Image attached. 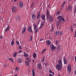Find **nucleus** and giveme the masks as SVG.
Wrapping results in <instances>:
<instances>
[{"label": "nucleus", "instance_id": "nucleus-1", "mask_svg": "<svg viewBox=\"0 0 76 76\" xmlns=\"http://www.w3.org/2000/svg\"><path fill=\"white\" fill-rule=\"evenodd\" d=\"M50 15V13H49V11H48V9L47 13H46V16L47 18H46V19L47 20H48L49 19V21L50 22H51L53 21V16L51 15H50L49 16V15Z\"/></svg>", "mask_w": 76, "mask_h": 76}, {"label": "nucleus", "instance_id": "nucleus-2", "mask_svg": "<svg viewBox=\"0 0 76 76\" xmlns=\"http://www.w3.org/2000/svg\"><path fill=\"white\" fill-rule=\"evenodd\" d=\"M57 19L58 20H59V21H60V22H61V20L63 22H65V20H64V18L61 15H59L58 16Z\"/></svg>", "mask_w": 76, "mask_h": 76}, {"label": "nucleus", "instance_id": "nucleus-3", "mask_svg": "<svg viewBox=\"0 0 76 76\" xmlns=\"http://www.w3.org/2000/svg\"><path fill=\"white\" fill-rule=\"evenodd\" d=\"M41 18V15H40V12H39V11L38 12L37 15V18L38 20L37 21L38 22L37 23L39 24V22H40V21L41 20V19L40 18Z\"/></svg>", "mask_w": 76, "mask_h": 76}, {"label": "nucleus", "instance_id": "nucleus-4", "mask_svg": "<svg viewBox=\"0 0 76 76\" xmlns=\"http://www.w3.org/2000/svg\"><path fill=\"white\" fill-rule=\"evenodd\" d=\"M63 66L61 65H58V64L56 66V67L58 70H61V69H62V66Z\"/></svg>", "mask_w": 76, "mask_h": 76}, {"label": "nucleus", "instance_id": "nucleus-5", "mask_svg": "<svg viewBox=\"0 0 76 76\" xmlns=\"http://www.w3.org/2000/svg\"><path fill=\"white\" fill-rule=\"evenodd\" d=\"M31 15H32L31 19L32 20L36 19V15H35V13H31Z\"/></svg>", "mask_w": 76, "mask_h": 76}, {"label": "nucleus", "instance_id": "nucleus-6", "mask_svg": "<svg viewBox=\"0 0 76 76\" xmlns=\"http://www.w3.org/2000/svg\"><path fill=\"white\" fill-rule=\"evenodd\" d=\"M42 65H41V64L39 63L37 64V69H39V70H42Z\"/></svg>", "mask_w": 76, "mask_h": 76}, {"label": "nucleus", "instance_id": "nucleus-7", "mask_svg": "<svg viewBox=\"0 0 76 76\" xmlns=\"http://www.w3.org/2000/svg\"><path fill=\"white\" fill-rule=\"evenodd\" d=\"M50 47L51 48V49H52V51H53V50H55L56 49V47L54 46L53 45H51L50 46Z\"/></svg>", "mask_w": 76, "mask_h": 76}, {"label": "nucleus", "instance_id": "nucleus-8", "mask_svg": "<svg viewBox=\"0 0 76 76\" xmlns=\"http://www.w3.org/2000/svg\"><path fill=\"white\" fill-rule=\"evenodd\" d=\"M41 18L45 22V15L43 14L41 15Z\"/></svg>", "mask_w": 76, "mask_h": 76}, {"label": "nucleus", "instance_id": "nucleus-9", "mask_svg": "<svg viewBox=\"0 0 76 76\" xmlns=\"http://www.w3.org/2000/svg\"><path fill=\"white\" fill-rule=\"evenodd\" d=\"M15 18L17 20H20V17L19 15L16 16Z\"/></svg>", "mask_w": 76, "mask_h": 76}, {"label": "nucleus", "instance_id": "nucleus-10", "mask_svg": "<svg viewBox=\"0 0 76 76\" xmlns=\"http://www.w3.org/2000/svg\"><path fill=\"white\" fill-rule=\"evenodd\" d=\"M28 31L29 32H32V29L31 26H29L28 29Z\"/></svg>", "mask_w": 76, "mask_h": 76}, {"label": "nucleus", "instance_id": "nucleus-11", "mask_svg": "<svg viewBox=\"0 0 76 76\" xmlns=\"http://www.w3.org/2000/svg\"><path fill=\"white\" fill-rule=\"evenodd\" d=\"M42 21V22L41 23V25L40 27L39 28V29H41L42 28V26H44V24H45V21Z\"/></svg>", "mask_w": 76, "mask_h": 76}, {"label": "nucleus", "instance_id": "nucleus-12", "mask_svg": "<svg viewBox=\"0 0 76 76\" xmlns=\"http://www.w3.org/2000/svg\"><path fill=\"white\" fill-rule=\"evenodd\" d=\"M46 43L48 46H50L51 44V41L50 40H47L46 41Z\"/></svg>", "mask_w": 76, "mask_h": 76}, {"label": "nucleus", "instance_id": "nucleus-13", "mask_svg": "<svg viewBox=\"0 0 76 76\" xmlns=\"http://www.w3.org/2000/svg\"><path fill=\"white\" fill-rule=\"evenodd\" d=\"M58 64L59 65L63 66V64L62 63V60L61 59H59L58 60Z\"/></svg>", "mask_w": 76, "mask_h": 76}, {"label": "nucleus", "instance_id": "nucleus-14", "mask_svg": "<svg viewBox=\"0 0 76 76\" xmlns=\"http://www.w3.org/2000/svg\"><path fill=\"white\" fill-rule=\"evenodd\" d=\"M67 9L68 10H71L72 9V6L70 5H69Z\"/></svg>", "mask_w": 76, "mask_h": 76}, {"label": "nucleus", "instance_id": "nucleus-15", "mask_svg": "<svg viewBox=\"0 0 76 76\" xmlns=\"http://www.w3.org/2000/svg\"><path fill=\"white\" fill-rule=\"evenodd\" d=\"M12 10L13 12H16V8L15 7H12Z\"/></svg>", "mask_w": 76, "mask_h": 76}, {"label": "nucleus", "instance_id": "nucleus-16", "mask_svg": "<svg viewBox=\"0 0 76 76\" xmlns=\"http://www.w3.org/2000/svg\"><path fill=\"white\" fill-rule=\"evenodd\" d=\"M17 61L19 63H21L22 62V60L20 58H18L17 60Z\"/></svg>", "mask_w": 76, "mask_h": 76}, {"label": "nucleus", "instance_id": "nucleus-17", "mask_svg": "<svg viewBox=\"0 0 76 76\" xmlns=\"http://www.w3.org/2000/svg\"><path fill=\"white\" fill-rule=\"evenodd\" d=\"M19 6L20 8L23 7V3H22V2L20 1V2Z\"/></svg>", "mask_w": 76, "mask_h": 76}, {"label": "nucleus", "instance_id": "nucleus-18", "mask_svg": "<svg viewBox=\"0 0 76 76\" xmlns=\"http://www.w3.org/2000/svg\"><path fill=\"white\" fill-rule=\"evenodd\" d=\"M26 29V27H23L22 31V32L23 33V34H24L25 32Z\"/></svg>", "mask_w": 76, "mask_h": 76}, {"label": "nucleus", "instance_id": "nucleus-19", "mask_svg": "<svg viewBox=\"0 0 76 76\" xmlns=\"http://www.w3.org/2000/svg\"><path fill=\"white\" fill-rule=\"evenodd\" d=\"M63 61L64 63V64H67V60L64 57L63 58Z\"/></svg>", "mask_w": 76, "mask_h": 76}, {"label": "nucleus", "instance_id": "nucleus-20", "mask_svg": "<svg viewBox=\"0 0 76 76\" xmlns=\"http://www.w3.org/2000/svg\"><path fill=\"white\" fill-rule=\"evenodd\" d=\"M74 14L75 15V13H76V5H75L74 8V11H73Z\"/></svg>", "mask_w": 76, "mask_h": 76}, {"label": "nucleus", "instance_id": "nucleus-21", "mask_svg": "<svg viewBox=\"0 0 76 76\" xmlns=\"http://www.w3.org/2000/svg\"><path fill=\"white\" fill-rule=\"evenodd\" d=\"M9 30V25L8 24L7 26V28L5 29V31L7 32Z\"/></svg>", "mask_w": 76, "mask_h": 76}, {"label": "nucleus", "instance_id": "nucleus-22", "mask_svg": "<svg viewBox=\"0 0 76 76\" xmlns=\"http://www.w3.org/2000/svg\"><path fill=\"white\" fill-rule=\"evenodd\" d=\"M34 30H36L37 29V25L36 24H34Z\"/></svg>", "mask_w": 76, "mask_h": 76}, {"label": "nucleus", "instance_id": "nucleus-23", "mask_svg": "<svg viewBox=\"0 0 76 76\" xmlns=\"http://www.w3.org/2000/svg\"><path fill=\"white\" fill-rule=\"evenodd\" d=\"M33 57L34 58H36L37 57V54L35 53H34L33 54Z\"/></svg>", "mask_w": 76, "mask_h": 76}, {"label": "nucleus", "instance_id": "nucleus-24", "mask_svg": "<svg viewBox=\"0 0 76 76\" xmlns=\"http://www.w3.org/2000/svg\"><path fill=\"white\" fill-rule=\"evenodd\" d=\"M24 56H25L26 57H27L29 56V55H28V54L27 53H25V52H24Z\"/></svg>", "mask_w": 76, "mask_h": 76}, {"label": "nucleus", "instance_id": "nucleus-25", "mask_svg": "<svg viewBox=\"0 0 76 76\" xmlns=\"http://www.w3.org/2000/svg\"><path fill=\"white\" fill-rule=\"evenodd\" d=\"M17 52H15V53H13V57H15L17 56Z\"/></svg>", "mask_w": 76, "mask_h": 76}, {"label": "nucleus", "instance_id": "nucleus-26", "mask_svg": "<svg viewBox=\"0 0 76 76\" xmlns=\"http://www.w3.org/2000/svg\"><path fill=\"white\" fill-rule=\"evenodd\" d=\"M60 23L59 21H57L56 23V26L58 27L59 26V25H60Z\"/></svg>", "mask_w": 76, "mask_h": 76}, {"label": "nucleus", "instance_id": "nucleus-27", "mask_svg": "<svg viewBox=\"0 0 76 76\" xmlns=\"http://www.w3.org/2000/svg\"><path fill=\"white\" fill-rule=\"evenodd\" d=\"M55 35H59V31H56L55 32Z\"/></svg>", "mask_w": 76, "mask_h": 76}, {"label": "nucleus", "instance_id": "nucleus-28", "mask_svg": "<svg viewBox=\"0 0 76 76\" xmlns=\"http://www.w3.org/2000/svg\"><path fill=\"white\" fill-rule=\"evenodd\" d=\"M61 13H60V10H58V11H57L56 12V16H58V15H60Z\"/></svg>", "mask_w": 76, "mask_h": 76}, {"label": "nucleus", "instance_id": "nucleus-29", "mask_svg": "<svg viewBox=\"0 0 76 76\" xmlns=\"http://www.w3.org/2000/svg\"><path fill=\"white\" fill-rule=\"evenodd\" d=\"M32 72L33 76H35V72H34V69H33Z\"/></svg>", "mask_w": 76, "mask_h": 76}, {"label": "nucleus", "instance_id": "nucleus-30", "mask_svg": "<svg viewBox=\"0 0 76 76\" xmlns=\"http://www.w3.org/2000/svg\"><path fill=\"white\" fill-rule=\"evenodd\" d=\"M66 3V1H64L62 4V7H64V4H65V3Z\"/></svg>", "mask_w": 76, "mask_h": 76}, {"label": "nucleus", "instance_id": "nucleus-31", "mask_svg": "<svg viewBox=\"0 0 76 76\" xmlns=\"http://www.w3.org/2000/svg\"><path fill=\"white\" fill-rule=\"evenodd\" d=\"M67 69L69 73H71V71H72L71 68H67Z\"/></svg>", "mask_w": 76, "mask_h": 76}, {"label": "nucleus", "instance_id": "nucleus-32", "mask_svg": "<svg viewBox=\"0 0 76 76\" xmlns=\"http://www.w3.org/2000/svg\"><path fill=\"white\" fill-rule=\"evenodd\" d=\"M57 29L58 30H60V29H61V26H60L57 27Z\"/></svg>", "mask_w": 76, "mask_h": 76}, {"label": "nucleus", "instance_id": "nucleus-33", "mask_svg": "<svg viewBox=\"0 0 76 76\" xmlns=\"http://www.w3.org/2000/svg\"><path fill=\"white\" fill-rule=\"evenodd\" d=\"M63 35V32L61 31H59V35Z\"/></svg>", "mask_w": 76, "mask_h": 76}, {"label": "nucleus", "instance_id": "nucleus-34", "mask_svg": "<svg viewBox=\"0 0 76 76\" xmlns=\"http://www.w3.org/2000/svg\"><path fill=\"white\" fill-rule=\"evenodd\" d=\"M60 45H58L57 47V50H58V51H59L60 50Z\"/></svg>", "mask_w": 76, "mask_h": 76}, {"label": "nucleus", "instance_id": "nucleus-35", "mask_svg": "<svg viewBox=\"0 0 76 76\" xmlns=\"http://www.w3.org/2000/svg\"><path fill=\"white\" fill-rule=\"evenodd\" d=\"M54 28H52L50 31V32H51L52 31H54Z\"/></svg>", "mask_w": 76, "mask_h": 76}, {"label": "nucleus", "instance_id": "nucleus-36", "mask_svg": "<svg viewBox=\"0 0 76 76\" xmlns=\"http://www.w3.org/2000/svg\"><path fill=\"white\" fill-rule=\"evenodd\" d=\"M67 69H71V66L70 64H69L68 67H67Z\"/></svg>", "mask_w": 76, "mask_h": 76}, {"label": "nucleus", "instance_id": "nucleus-37", "mask_svg": "<svg viewBox=\"0 0 76 76\" xmlns=\"http://www.w3.org/2000/svg\"><path fill=\"white\" fill-rule=\"evenodd\" d=\"M35 4V3H32L31 6V7H33L34 6Z\"/></svg>", "mask_w": 76, "mask_h": 76}, {"label": "nucleus", "instance_id": "nucleus-38", "mask_svg": "<svg viewBox=\"0 0 76 76\" xmlns=\"http://www.w3.org/2000/svg\"><path fill=\"white\" fill-rule=\"evenodd\" d=\"M46 50H47V49H44L42 51V53H44V52L45 51H46Z\"/></svg>", "mask_w": 76, "mask_h": 76}, {"label": "nucleus", "instance_id": "nucleus-39", "mask_svg": "<svg viewBox=\"0 0 76 76\" xmlns=\"http://www.w3.org/2000/svg\"><path fill=\"white\" fill-rule=\"evenodd\" d=\"M44 64H45V66H47V65H48V63H46V62H45Z\"/></svg>", "mask_w": 76, "mask_h": 76}, {"label": "nucleus", "instance_id": "nucleus-40", "mask_svg": "<svg viewBox=\"0 0 76 76\" xmlns=\"http://www.w3.org/2000/svg\"><path fill=\"white\" fill-rule=\"evenodd\" d=\"M56 43L57 44H59V43H60V41H56Z\"/></svg>", "mask_w": 76, "mask_h": 76}, {"label": "nucleus", "instance_id": "nucleus-41", "mask_svg": "<svg viewBox=\"0 0 76 76\" xmlns=\"http://www.w3.org/2000/svg\"><path fill=\"white\" fill-rule=\"evenodd\" d=\"M71 31H72V32H73V27H72V26L71 27Z\"/></svg>", "mask_w": 76, "mask_h": 76}, {"label": "nucleus", "instance_id": "nucleus-42", "mask_svg": "<svg viewBox=\"0 0 76 76\" xmlns=\"http://www.w3.org/2000/svg\"><path fill=\"white\" fill-rule=\"evenodd\" d=\"M44 58H45V57H44L43 58V59H42V62H44Z\"/></svg>", "mask_w": 76, "mask_h": 76}, {"label": "nucleus", "instance_id": "nucleus-43", "mask_svg": "<svg viewBox=\"0 0 76 76\" xmlns=\"http://www.w3.org/2000/svg\"><path fill=\"white\" fill-rule=\"evenodd\" d=\"M19 67H16L15 70L16 71H18V70H19Z\"/></svg>", "mask_w": 76, "mask_h": 76}, {"label": "nucleus", "instance_id": "nucleus-44", "mask_svg": "<svg viewBox=\"0 0 76 76\" xmlns=\"http://www.w3.org/2000/svg\"><path fill=\"white\" fill-rule=\"evenodd\" d=\"M11 45H14V42H11Z\"/></svg>", "mask_w": 76, "mask_h": 76}, {"label": "nucleus", "instance_id": "nucleus-45", "mask_svg": "<svg viewBox=\"0 0 76 76\" xmlns=\"http://www.w3.org/2000/svg\"><path fill=\"white\" fill-rule=\"evenodd\" d=\"M26 65H28H28H29V62H26Z\"/></svg>", "mask_w": 76, "mask_h": 76}, {"label": "nucleus", "instance_id": "nucleus-46", "mask_svg": "<svg viewBox=\"0 0 76 76\" xmlns=\"http://www.w3.org/2000/svg\"><path fill=\"white\" fill-rule=\"evenodd\" d=\"M16 44H17V45H19V41H17L16 42Z\"/></svg>", "mask_w": 76, "mask_h": 76}, {"label": "nucleus", "instance_id": "nucleus-47", "mask_svg": "<svg viewBox=\"0 0 76 76\" xmlns=\"http://www.w3.org/2000/svg\"><path fill=\"white\" fill-rule=\"evenodd\" d=\"M49 72L50 73H52V71H51V69H50L49 71Z\"/></svg>", "mask_w": 76, "mask_h": 76}, {"label": "nucleus", "instance_id": "nucleus-48", "mask_svg": "<svg viewBox=\"0 0 76 76\" xmlns=\"http://www.w3.org/2000/svg\"><path fill=\"white\" fill-rule=\"evenodd\" d=\"M12 58H8V60H9V61H11L12 60Z\"/></svg>", "mask_w": 76, "mask_h": 76}, {"label": "nucleus", "instance_id": "nucleus-49", "mask_svg": "<svg viewBox=\"0 0 76 76\" xmlns=\"http://www.w3.org/2000/svg\"><path fill=\"white\" fill-rule=\"evenodd\" d=\"M34 2L35 3H37V2H38V0H34Z\"/></svg>", "mask_w": 76, "mask_h": 76}, {"label": "nucleus", "instance_id": "nucleus-50", "mask_svg": "<svg viewBox=\"0 0 76 76\" xmlns=\"http://www.w3.org/2000/svg\"><path fill=\"white\" fill-rule=\"evenodd\" d=\"M75 35H74L75 37H76V30L75 31Z\"/></svg>", "mask_w": 76, "mask_h": 76}, {"label": "nucleus", "instance_id": "nucleus-51", "mask_svg": "<svg viewBox=\"0 0 76 76\" xmlns=\"http://www.w3.org/2000/svg\"><path fill=\"white\" fill-rule=\"evenodd\" d=\"M73 26H75V27L76 28V24H75V23H73Z\"/></svg>", "mask_w": 76, "mask_h": 76}, {"label": "nucleus", "instance_id": "nucleus-52", "mask_svg": "<svg viewBox=\"0 0 76 76\" xmlns=\"http://www.w3.org/2000/svg\"><path fill=\"white\" fill-rule=\"evenodd\" d=\"M21 45H20L19 47L18 48L19 49H21Z\"/></svg>", "mask_w": 76, "mask_h": 76}, {"label": "nucleus", "instance_id": "nucleus-53", "mask_svg": "<svg viewBox=\"0 0 76 76\" xmlns=\"http://www.w3.org/2000/svg\"><path fill=\"white\" fill-rule=\"evenodd\" d=\"M35 60L34 59H33L32 60V63H34L35 62Z\"/></svg>", "mask_w": 76, "mask_h": 76}, {"label": "nucleus", "instance_id": "nucleus-54", "mask_svg": "<svg viewBox=\"0 0 76 76\" xmlns=\"http://www.w3.org/2000/svg\"><path fill=\"white\" fill-rule=\"evenodd\" d=\"M32 38L30 39H28V41H32Z\"/></svg>", "mask_w": 76, "mask_h": 76}, {"label": "nucleus", "instance_id": "nucleus-55", "mask_svg": "<svg viewBox=\"0 0 76 76\" xmlns=\"http://www.w3.org/2000/svg\"><path fill=\"white\" fill-rule=\"evenodd\" d=\"M38 29H37L35 31V33H37V32H38Z\"/></svg>", "mask_w": 76, "mask_h": 76}, {"label": "nucleus", "instance_id": "nucleus-56", "mask_svg": "<svg viewBox=\"0 0 76 76\" xmlns=\"http://www.w3.org/2000/svg\"><path fill=\"white\" fill-rule=\"evenodd\" d=\"M43 40H44V39H41L40 40V41H43Z\"/></svg>", "mask_w": 76, "mask_h": 76}, {"label": "nucleus", "instance_id": "nucleus-57", "mask_svg": "<svg viewBox=\"0 0 76 76\" xmlns=\"http://www.w3.org/2000/svg\"><path fill=\"white\" fill-rule=\"evenodd\" d=\"M51 26H52V28H54V27L53 26V24H52Z\"/></svg>", "mask_w": 76, "mask_h": 76}, {"label": "nucleus", "instance_id": "nucleus-58", "mask_svg": "<svg viewBox=\"0 0 76 76\" xmlns=\"http://www.w3.org/2000/svg\"><path fill=\"white\" fill-rule=\"evenodd\" d=\"M11 61H12V63H14V61H13V59H12V60H11Z\"/></svg>", "mask_w": 76, "mask_h": 76}, {"label": "nucleus", "instance_id": "nucleus-59", "mask_svg": "<svg viewBox=\"0 0 76 76\" xmlns=\"http://www.w3.org/2000/svg\"><path fill=\"white\" fill-rule=\"evenodd\" d=\"M49 76H53V75H52L51 74H50L49 75Z\"/></svg>", "mask_w": 76, "mask_h": 76}, {"label": "nucleus", "instance_id": "nucleus-60", "mask_svg": "<svg viewBox=\"0 0 76 76\" xmlns=\"http://www.w3.org/2000/svg\"><path fill=\"white\" fill-rule=\"evenodd\" d=\"M31 62V60L30 59H28V61L27 62Z\"/></svg>", "mask_w": 76, "mask_h": 76}, {"label": "nucleus", "instance_id": "nucleus-61", "mask_svg": "<svg viewBox=\"0 0 76 76\" xmlns=\"http://www.w3.org/2000/svg\"><path fill=\"white\" fill-rule=\"evenodd\" d=\"M4 67H7V66H6V64H4Z\"/></svg>", "mask_w": 76, "mask_h": 76}, {"label": "nucleus", "instance_id": "nucleus-62", "mask_svg": "<svg viewBox=\"0 0 76 76\" xmlns=\"http://www.w3.org/2000/svg\"><path fill=\"white\" fill-rule=\"evenodd\" d=\"M30 38H33V37H32V36H30Z\"/></svg>", "mask_w": 76, "mask_h": 76}, {"label": "nucleus", "instance_id": "nucleus-63", "mask_svg": "<svg viewBox=\"0 0 76 76\" xmlns=\"http://www.w3.org/2000/svg\"><path fill=\"white\" fill-rule=\"evenodd\" d=\"M0 38H3V36H0Z\"/></svg>", "mask_w": 76, "mask_h": 76}, {"label": "nucleus", "instance_id": "nucleus-64", "mask_svg": "<svg viewBox=\"0 0 76 76\" xmlns=\"http://www.w3.org/2000/svg\"><path fill=\"white\" fill-rule=\"evenodd\" d=\"M75 61L76 62V56L75 57Z\"/></svg>", "mask_w": 76, "mask_h": 76}]
</instances>
